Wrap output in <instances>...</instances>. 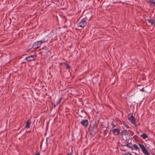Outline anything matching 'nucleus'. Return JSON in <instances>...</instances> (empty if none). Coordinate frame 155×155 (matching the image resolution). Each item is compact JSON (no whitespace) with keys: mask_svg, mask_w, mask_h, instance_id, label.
<instances>
[{"mask_svg":"<svg viewBox=\"0 0 155 155\" xmlns=\"http://www.w3.org/2000/svg\"><path fill=\"white\" fill-rule=\"evenodd\" d=\"M30 122L31 120L29 119H28L27 121L25 127V128H28L30 127Z\"/></svg>","mask_w":155,"mask_h":155,"instance_id":"obj_10","label":"nucleus"},{"mask_svg":"<svg viewBox=\"0 0 155 155\" xmlns=\"http://www.w3.org/2000/svg\"><path fill=\"white\" fill-rule=\"evenodd\" d=\"M35 155H40V154L39 152H37V153L35 154Z\"/></svg>","mask_w":155,"mask_h":155,"instance_id":"obj_27","label":"nucleus"},{"mask_svg":"<svg viewBox=\"0 0 155 155\" xmlns=\"http://www.w3.org/2000/svg\"><path fill=\"white\" fill-rule=\"evenodd\" d=\"M44 39H44V40H46V39L45 38H44Z\"/></svg>","mask_w":155,"mask_h":155,"instance_id":"obj_34","label":"nucleus"},{"mask_svg":"<svg viewBox=\"0 0 155 155\" xmlns=\"http://www.w3.org/2000/svg\"><path fill=\"white\" fill-rule=\"evenodd\" d=\"M72 152V151H71V153H68L67 155H72V154H71V153Z\"/></svg>","mask_w":155,"mask_h":155,"instance_id":"obj_25","label":"nucleus"},{"mask_svg":"<svg viewBox=\"0 0 155 155\" xmlns=\"http://www.w3.org/2000/svg\"><path fill=\"white\" fill-rule=\"evenodd\" d=\"M64 64L66 67V68L67 69H70V66L67 63H64Z\"/></svg>","mask_w":155,"mask_h":155,"instance_id":"obj_16","label":"nucleus"},{"mask_svg":"<svg viewBox=\"0 0 155 155\" xmlns=\"http://www.w3.org/2000/svg\"><path fill=\"white\" fill-rule=\"evenodd\" d=\"M138 145L140 148L141 149L142 151L144 150V149H145V148H146L144 146V145L142 144L139 143Z\"/></svg>","mask_w":155,"mask_h":155,"instance_id":"obj_14","label":"nucleus"},{"mask_svg":"<svg viewBox=\"0 0 155 155\" xmlns=\"http://www.w3.org/2000/svg\"><path fill=\"white\" fill-rule=\"evenodd\" d=\"M61 98H60V99H59L58 101V102H57V104H59V103L60 102V101H61Z\"/></svg>","mask_w":155,"mask_h":155,"instance_id":"obj_23","label":"nucleus"},{"mask_svg":"<svg viewBox=\"0 0 155 155\" xmlns=\"http://www.w3.org/2000/svg\"><path fill=\"white\" fill-rule=\"evenodd\" d=\"M140 85H139L137 87H140Z\"/></svg>","mask_w":155,"mask_h":155,"instance_id":"obj_36","label":"nucleus"},{"mask_svg":"<svg viewBox=\"0 0 155 155\" xmlns=\"http://www.w3.org/2000/svg\"><path fill=\"white\" fill-rule=\"evenodd\" d=\"M36 59V56L35 55H31L28 56L25 58V60H26L28 61H30L35 60Z\"/></svg>","mask_w":155,"mask_h":155,"instance_id":"obj_3","label":"nucleus"},{"mask_svg":"<svg viewBox=\"0 0 155 155\" xmlns=\"http://www.w3.org/2000/svg\"><path fill=\"white\" fill-rule=\"evenodd\" d=\"M129 148H130L132 150H133V148L132 146L130 147Z\"/></svg>","mask_w":155,"mask_h":155,"instance_id":"obj_28","label":"nucleus"},{"mask_svg":"<svg viewBox=\"0 0 155 155\" xmlns=\"http://www.w3.org/2000/svg\"><path fill=\"white\" fill-rule=\"evenodd\" d=\"M91 16L89 15L88 14H87L85 18L82 19L81 21L80 22L78 23V26L79 27L83 28L87 24L86 21L88 19L89 20H91Z\"/></svg>","mask_w":155,"mask_h":155,"instance_id":"obj_2","label":"nucleus"},{"mask_svg":"<svg viewBox=\"0 0 155 155\" xmlns=\"http://www.w3.org/2000/svg\"><path fill=\"white\" fill-rule=\"evenodd\" d=\"M144 88H143L141 90H140V91H144L143 90Z\"/></svg>","mask_w":155,"mask_h":155,"instance_id":"obj_29","label":"nucleus"},{"mask_svg":"<svg viewBox=\"0 0 155 155\" xmlns=\"http://www.w3.org/2000/svg\"><path fill=\"white\" fill-rule=\"evenodd\" d=\"M128 119L130 120L131 123L134 125H135L136 124V122L135 121V119L134 117L132 115L130 117H129L128 118Z\"/></svg>","mask_w":155,"mask_h":155,"instance_id":"obj_5","label":"nucleus"},{"mask_svg":"<svg viewBox=\"0 0 155 155\" xmlns=\"http://www.w3.org/2000/svg\"><path fill=\"white\" fill-rule=\"evenodd\" d=\"M101 127H102V128H103L104 127H105L106 128H107L109 127L108 122H107L106 123V124L105 123H104L102 124H101Z\"/></svg>","mask_w":155,"mask_h":155,"instance_id":"obj_12","label":"nucleus"},{"mask_svg":"<svg viewBox=\"0 0 155 155\" xmlns=\"http://www.w3.org/2000/svg\"><path fill=\"white\" fill-rule=\"evenodd\" d=\"M148 2L151 6H155V0H150L148 1Z\"/></svg>","mask_w":155,"mask_h":155,"instance_id":"obj_8","label":"nucleus"},{"mask_svg":"<svg viewBox=\"0 0 155 155\" xmlns=\"http://www.w3.org/2000/svg\"><path fill=\"white\" fill-rule=\"evenodd\" d=\"M108 130H107L106 129L104 131V136H105L107 135V134L108 133Z\"/></svg>","mask_w":155,"mask_h":155,"instance_id":"obj_18","label":"nucleus"},{"mask_svg":"<svg viewBox=\"0 0 155 155\" xmlns=\"http://www.w3.org/2000/svg\"><path fill=\"white\" fill-rule=\"evenodd\" d=\"M97 124L96 121L90 124L88 130L90 132L89 134L91 138L93 137L95 134L97 130Z\"/></svg>","mask_w":155,"mask_h":155,"instance_id":"obj_1","label":"nucleus"},{"mask_svg":"<svg viewBox=\"0 0 155 155\" xmlns=\"http://www.w3.org/2000/svg\"><path fill=\"white\" fill-rule=\"evenodd\" d=\"M142 151L144 154L146 153L147 152H148V151H147V149H146V148H145V149H144V150H143Z\"/></svg>","mask_w":155,"mask_h":155,"instance_id":"obj_21","label":"nucleus"},{"mask_svg":"<svg viewBox=\"0 0 155 155\" xmlns=\"http://www.w3.org/2000/svg\"><path fill=\"white\" fill-rule=\"evenodd\" d=\"M112 131L114 134L116 135H118L120 132V129L118 128L114 129Z\"/></svg>","mask_w":155,"mask_h":155,"instance_id":"obj_7","label":"nucleus"},{"mask_svg":"<svg viewBox=\"0 0 155 155\" xmlns=\"http://www.w3.org/2000/svg\"><path fill=\"white\" fill-rule=\"evenodd\" d=\"M140 136L142 137L143 139H146V138H147L148 136L146 134H142Z\"/></svg>","mask_w":155,"mask_h":155,"instance_id":"obj_13","label":"nucleus"},{"mask_svg":"<svg viewBox=\"0 0 155 155\" xmlns=\"http://www.w3.org/2000/svg\"><path fill=\"white\" fill-rule=\"evenodd\" d=\"M146 21H147L149 23H150L151 25H153L154 24V21L153 19H147Z\"/></svg>","mask_w":155,"mask_h":155,"instance_id":"obj_11","label":"nucleus"},{"mask_svg":"<svg viewBox=\"0 0 155 155\" xmlns=\"http://www.w3.org/2000/svg\"><path fill=\"white\" fill-rule=\"evenodd\" d=\"M132 145V144L131 143H128L127 144L125 145H123V146H127V147L130 148V147ZM122 146H123V145H122Z\"/></svg>","mask_w":155,"mask_h":155,"instance_id":"obj_17","label":"nucleus"},{"mask_svg":"<svg viewBox=\"0 0 155 155\" xmlns=\"http://www.w3.org/2000/svg\"><path fill=\"white\" fill-rule=\"evenodd\" d=\"M111 125L113 126V128L116 126V125L113 122L112 123Z\"/></svg>","mask_w":155,"mask_h":155,"instance_id":"obj_22","label":"nucleus"},{"mask_svg":"<svg viewBox=\"0 0 155 155\" xmlns=\"http://www.w3.org/2000/svg\"><path fill=\"white\" fill-rule=\"evenodd\" d=\"M47 142H48V140H47V139L46 140V143L47 144Z\"/></svg>","mask_w":155,"mask_h":155,"instance_id":"obj_32","label":"nucleus"},{"mask_svg":"<svg viewBox=\"0 0 155 155\" xmlns=\"http://www.w3.org/2000/svg\"><path fill=\"white\" fill-rule=\"evenodd\" d=\"M65 22H66L67 21V20L66 18H65Z\"/></svg>","mask_w":155,"mask_h":155,"instance_id":"obj_31","label":"nucleus"},{"mask_svg":"<svg viewBox=\"0 0 155 155\" xmlns=\"http://www.w3.org/2000/svg\"><path fill=\"white\" fill-rule=\"evenodd\" d=\"M41 44H39V42H35L33 44V48L34 49H37L40 47Z\"/></svg>","mask_w":155,"mask_h":155,"instance_id":"obj_6","label":"nucleus"},{"mask_svg":"<svg viewBox=\"0 0 155 155\" xmlns=\"http://www.w3.org/2000/svg\"><path fill=\"white\" fill-rule=\"evenodd\" d=\"M123 124L124 125L125 127L127 128H129V127L128 126V125H127V124L126 123V122H125L124 121L123 122Z\"/></svg>","mask_w":155,"mask_h":155,"instance_id":"obj_20","label":"nucleus"},{"mask_svg":"<svg viewBox=\"0 0 155 155\" xmlns=\"http://www.w3.org/2000/svg\"><path fill=\"white\" fill-rule=\"evenodd\" d=\"M135 137H137V136H136V135H135V136H134V137H133V138H134V139H135Z\"/></svg>","mask_w":155,"mask_h":155,"instance_id":"obj_30","label":"nucleus"},{"mask_svg":"<svg viewBox=\"0 0 155 155\" xmlns=\"http://www.w3.org/2000/svg\"><path fill=\"white\" fill-rule=\"evenodd\" d=\"M135 154L136 155H140L139 154H137L136 153H135Z\"/></svg>","mask_w":155,"mask_h":155,"instance_id":"obj_33","label":"nucleus"},{"mask_svg":"<svg viewBox=\"0 0 155 155\" xmlns=\"http://www.w3.org/2000/svg\"><path fill=\"white\" fill-rule=\"evenodd\" d=\"M42 144H41V146H40V147H41V146H42Z\"/></svg>","mask_w":155,"mask_h":155,"instance_id":"obj_35","label":"nucleus"},{"mask_svg":"<svg viewBox=\"0 0 155 155\" xmlns=\"http://www.w3.org/2000/svg\"><path fill=\"white\" fill-rule=\"evenodd\" d=\"M133 147L135 148L136 150L139 149V148L137 146L136 144H134L133 145Z\"/></svg>","mask_w":155,"mask_h":155,"instance_id":"obj_19","label":"nucleus"},{"mask_svg":"<svg viewBox=\"0 0 155 155\" xmlns=\"http://www.w3.org/2000/svg\"><path fill=\"white\" fill-rule=\"evenodd\" d=\"M122 135H127V136H129L130 134L128 132V131H127L126 130H124L121 133Z\"/></svg>","mask_w":155,"mask_h":155,"instance_id":"obj_9","label":"nucleus"},{"mask_svg":"<svg viewBox=\"0 0 155 155\" xmlns=\"http://www.w3.org/2000/svg\"><path fill=\"white\" fill-rule=\"evenodd\" d=\"M145 155H150V153L148 152L144 154Z\"/></svg>","mask_w":155,"mask_h":155,"instance_id":"obj_26","label":"nucleus"},{"mask_svg":"<svg viewBox=\"0 0 155 155\" xmlns=\"http://www.w3.org/2000/svg\"><path fill=\"white\" fill-rule=\"evenodd\" d=\"M44 39H43L42 40L40 41H38V42H39V43L40 42V44L41 45V44L42 43H45L46 42H47L48 40V38H47V39H46L45 40H44Z\"/></svg>","mask_w":155,"mask_h":155,"instance_id":"obj_15","label":"nucleus"},{"mask_svg":"<svg viewBox=\"0 0 155 155\" xmlns=\"http://www.w3.org/2000/svg\"><path fill=\"white\" fill-rule=\"evenodd\" d=\"M127 155H132L130 152H128Z\"/></svg>","mask_w":155,"mask_h":155,"instance_id":"obj_24","label":"nucleus"},{"mask_svg":"<svg viewBox=\"0 0 155 155\" xmlns=\"http://www.w3.org/2000/svg\"><path fill=\"white\" fill-rule=\"evenodd\" d=\"M81 123L83 126L87 128L88 124L89 122L88 120L87 119L85 120H83L81 121Z\"/></svg>","mask_w":155,"mask_h":155,"instance_id":"obj_4","label":"nucleus"}]
</instances>
